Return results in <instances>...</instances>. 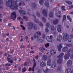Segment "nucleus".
Segmentation results:
<instances>
[{"label": "nucleus", "mask_w": 73, "mask_h": 73, "mask_svg": "<svg viewBox=\"0 0 73 73\" xmlns=\"http://www.w3.org/2000/svg\"><path fill=\"white\" fill-rule=\"evenodd\" d=\"M6 4L7 6H9L11 9L17 10L19 5H17V1H14V0H8L6 2Z\"/></svg>", "instance_id": "nucleus-1"}, {"label": "nucleus", "mask_w": 73, "mask_h": 73, "mask_svg": "<svg viewBox=\"0 0 73 73\" xmlns=\"http://www.w3.org/2000/svg\"><path fill=\"white\" fill-rule=\"evenodd\" d=\"M34 38H36V41H38L39 42H41V43H43L44 42V40L38 37V36L36 35V34L34 35Z\"/></svg>", "instance_id": "nucleus-2"}, {"label": "nucleus", "mask_w": 73, "mask_h": 73, "mask_svg": "<svg viewBox=\"0 0 73 73\" xmlns=\"http://www.w3.org/2000/svg\"><path fill=\"white\" fill-rule=\"evenodd\" d=\"M17 16L15 12H13L11 14V19H13L14 21H15L16 19Z\"/></svg>", "instance_id": "nucleus-3"}, {"label": "nucleus", "mask_w": 73, "mask_h": 73, "mask_svg": "<svg viewBox=\"0 0 73 73\" xmlns=\"http://www.w3.org/2000/svg\"><path fill=\"white\" fill-rule=\"evenodd\" d=\"M33 61H34V65L33 67L32 68H32L31 67L29 68V71H31L32 70L33 72L35 70V68L36 66V62L35 61V59L34 58L33 59Z\"/></svg>", "instance_id": "nucleus-4"}, {"label": "nucleus", "mask_w": 73, "mask_h": 73, "mask_svg": "<svg viewBox=\"0 0 73 73\" xmlns=\"http://www.w3.org/2000/svg\"><path fill=\"white\" fill-rule=\"evenodd\" d=\"M69 38V35L67 33L64 34L63 36V39L64 41H67Z\"/></svg>", "instance_id": "nucleus-5"}, {"label": "nucleus", "mask_w": 73, "mask_h": 73, "mask_svg": "<svg viewBox=\"0 0 73 73\" xmlns=\"http://www.w3.org/2000/svg\"><path fill=\"white\" fill-rule=\"evenodd\" d=\"M52 38H53V36L50 35V36H47L46 40L48 42H50L52 41Z\"/></svg>", "instance_id": "nucleus-6"}, {"label": "nucleus", "mask_w": 73, "mask_h": 73, "mask_svg": "<svg viewBox=\"0 0 73 73\" xmlns=\"http://www.w3.org/2000/svg\"><path fill=\"white\" fill-rule=\"evenodd\" d=\"M62 40V36L59 35L57 36L56 38L57 41H61Z\"/></svg>", "instance_id": "nucleus-7"}, {"label": "nucleus", "mask_w": 73, "mask_h": 73, "mask_svg": "<svg viewBox=\"0 0 73 73\" xmlns=\"http://www.w3.org/2000/svg\"><path fill=\"white\" fill-rule=\"evenodd\" d=\"M56 16L58 18H60L61 17V11H58L57 13L56 14Z\"/></svg>", "instance_id": "nucleus-8"}, {"label": "nucleus", "mask_w": 73, "mask_h": 73, "mask_svg": "<svg viewBox=\"0 0 73 73\" xmlns=\"http://www.w3.org/2000/svg\"><path fill=\"white\" fill-rule=\"evenodd\" d=\"M72 65V62L70 60H68L67 62V66H70Z\"/></svg>", "instance_id": "nucleus-9"}, {"label": "nucleus", "mask_w": 73, "mask_h": 73, "mask_svg": "<svg viewBox=\"0 0 73 73\" xmlns=\"http://www.w3.org/2000/svg\"><path fill=\"white\" fill-rule=\"evenodd\" d=\"M70 55V53H68V54L65 55L64 57V58L65 60H67L69 57V56Z\"/></svg>", "instance_id": "nucleus-10"}, {"label": "nucleus", "mask_w": 73, "mask_h": 73, "mask_svg": "<svg viewBox=\"0 0 73 73\" xmlns=\"http://www.w3.org/2000/svg\"><path fill=\"white\" fill-rule=\"evenodd\" d=\"M40 66L41 67L43 68L44 66H45L46 65V63L44 62H41L40 64Z\"/></svg>", "instance_id": "nucleus-11"}, {"label": "nucleus", "mask_w": 73, "mask_h": 73, "mask_svg": "<svg viewBox=\"0 0 73 73\" xmlns=\"http://www.w3.org/2000/svg\"><path fill=\"white\" fill-rule=\"evenodd\" d=\"M62 29V27H61V26L60 25H59L58 26V32H61V29Z\"/></svg>", "instance_id": "nucleus-12"}, {"label": "nucleus", "mask_w": 73, "mask_h": 73, "mask_svg": "<svg viewBox=\"0 0 73 73\" xmlns=\"http://www.w3.org/2000/svg\"><path fill=\"white\" fill-rule=\"evenodd\" d=\"M43 15L45 17L47 16V12L46 10H44L42 11Z\"/></svg>", "instance_id": "nucleus-13"}, {"label": "nucleus", "mask_w": 73, "mask_h": 73, "mask_svg": "<svg viewBox=\"0 0 73 73\" xmlns=\"http://www.w3.org/2000/svg\"><path fill=\"white\" fill-rule=\"evenodd\" d=\"M58 20L57 19H56L54 20L53 22V23L54 25H56L59 22Z\"/></svg>", "instance_id": "nucleus-14"}, {"label": "nucleus", "mask_w": 73, "mask_h": 73, "mask_svg": "<svg viewBox=\"0 0 73 73\" xmlns=\"http://www.w3.org/2000/svg\"><path fill=\"white\" fill-rule=\"evenodd\" d=\"M50 53L51 55H54V54L56 53V52H55V50H50Z\"/></svg>", "instance_id": "nucleus-15"}, {"label": "nucleus", "mask_w": 73, "mask_h": 73, "mask_svg": "<svg viewBox=\"0 0 73 73\" xmlns=\"http://www.w3.org/2000/svg\"><path fill=\"white\" fill-rule=\"evenodd\" d=\"M47 64L48 66H50L52 64V61H51V60H48L47 61Z\"/></svg>", "instance_id": "nucleus-16"}, {"label": "nucleus", "mask_w": 73, "mask_h": 73, "mask_svg": "<svg viewBox=\"0 0 73 73\" xmlns=\"http://www.w3.org/2000/svg\"><path fill=\"white\" fill-rule=\"evenodd\" d=\"M19 12L20 14H22L23 15H26L25 12L23 10H21Z\"/></svg>", "instance_id": "nucleus-17"}, {"label": "nucleus", "mask_w": 73, "mask_h": 73, "mask_svg": "<svg viewBox=\"0 0 73 73\" xmlns=\"http://www.w3.org/2000/svg\"><path fill=\"white\" fill-rule=\"evenodd\" d=\"M29 28L30 29H32L33 27V26H34V24H32V23H29Z\"/></svg>", "instance_id": "nucleus-18"}, {"label": "nucleus", "mask_w": 73, "mask_h": 73, "mask_svg": "<svg viewBox=\"0 0 73 73\" xmlns=\"http://www.w3.org/2000/svg\"><path fill=\"white\" fill-rule=\"evenodd\" d=\"M57 63L58 65H61L62 64V59H58L57 61Z\"/></svg>", "instance_id": "nucleus-19"}, {"label": "nucleus", "mask_w": 73, "mask_h": 73, "mask_svg": "<svg viewBox=\"0 0 73 73\" xmlns=\"http://www.w3.org/2000/svg\"><path fill=\"white\" fill-rule=\"evenodd\" d=\"M68 49H69L68 47L65 46L63 48L62 50L63 52H66L68 50Z\"/></svg>", "instance_id": "nucleus-20"}, {"label": "nucleus", "mask_w": 73, "mask_h": 73, "mask_svg": "<svg viewBox=\"0 0 73 73\" xmlns=\"http://www.w3.org/2000/svg\"><path fill=\"white\" fill-rule=\"evenodd\" d=\"M25 3L24 1H21V2H20L19 3V6H21V5H25Z\"/></svg>", "instance_id": "nucleus-21"}, {"label": "nucleus", "mask_w": 73, "mask_h": 73, "mask_svg": "<svg viewBox=\"0 0 73 73\" xmlns=\"http://www.w3.org/2000/svg\"><path fill=\"white\" fill-rule=\"evenodd\" d=\"M7 61L9 62H10V63H13V61L11 60L10 58L7 57Z\"/></svg>", "instance_id": "nucleus-22"}, {"label": "nucleus", "mask_w": 73, "mask_h": 73, "mask_svg": "<svg viewBox=\"0 0 73 73\" xmlns=\"http://www.w3.org/2000/svg\"><path fill=\"white\" fill-rule=\"evenodd\" d=\"M48 59V57L46 55H44L42 57V59L44 61H45V60H46Z\"/></svg>", "instance_id": "nucleus-23"}, {"label": "nucleus", "mask_w": 73, "mask_h": 73, "mask_svg": "<svg viewBox=\"0 0 73 73\" xmlns=\"http://www.w3.org/2000/svg\"><path fill=\"white\" fill-rule=\"evenodd\" d=\"M54 13L52 12H50L49 14V16L50 17H53Z\"/></svg>", "instance_id": "nucleus-24"}, {"label": "nucleus", "mask_w": 73, "mask_h": 73, "mask_svg": "<svg viewBox=\"0 0 73 73\" xmlns=\"http://www.w3.org/2000/svg\"><path fill=\"white\" fill-rule=\"evenodd\" d=\"M66 3L68 4V5H72V2L69 1H65Z\"/></svg>", "instance_id": "nucleus-25"}, {"label": "nucleus", "mask_w": 73, "mask_h": 73, "mask_svg": "<svg viewBox=\"0 0 73 73\" xmlns=\"http://www.w3.org/2000/svg\"><path fill=\"white\" fill-rule=\"evenodd\" d=\"M71 70V68H68L66 70L65 73H69V72Z\"/></svg>", "instance_id": "nucleus-26"}, {"label": "nucleus", "mask_w": 73, "mask_h": 73, "mask_svg": "<svg viewBox=\"0 0 73 73\" xmlns=\"http://www.w3.org/2000/svg\"><path fill=\"white\" fill-rule=\"evenodd\" d=\"M44 4L46 7H49V3L48 2H45Z\"/></svg>", "instance_id": "nucleus-27"}, {"label": "nucleus", "mask_w": 73, "mask_h": 73, "mask_svg": "<svg viewBox=\"0 0 73 73\" xmlns=\"http://www.w3.org/2000/svg\"><path fill=\"white\" fill-rule=\"evenodd\" d=\"M31 6L34 8H37V5L36 3H33L32 4Z\"/></svg>", "instance_id": "nucleus-28"}, {"label": "nucleus", "mask_w": 73, "mask_h": 73, "mask_svg": "<svg viewBox=\"0 0 73 73\" xmlns=\"http://www.w3.org/2000/svg\"><path fill=\"white\" fill-rule=\"evenodd\" d=\"M50 69L47 68L46 70H45V71H44V73H49V72L50 71Z\"/></svg>", "instance_id": "nucleus-29"}, {"label": "nucleus", "mask_w": 73, "mask_h": 73, "mask_svg": "<svg viewBox=\"0 0 73 73\" xmlns=\"http://www.w3.org/2000/svg\"><path fill=\"white\" fill-rule=\"evenodd\" d=\"M61 8L62 11H66V9H65V6H62Z\"/></svg>", "instance_id": "nucleus-30"}, {"label": "nucleus", "mask_w": 73, "mask_h": 73, "mask_svg": "<svg viewBox=\"0 0 73 73\" xmlns=\"http://www.w3.org/2000/svg\"><path fill=\"white\" fill-rule=\"evenodd\" d=\"M56 65H57L56 63H53L52 64L51 67L52 68H54V67H56Z\"/></svg>", "instance_id": "nucleus-31"}, {"label": "nucleus", "mask_w": 73, "mask_h": 73, "mask_svg": "<svg viewBox=\"0 0 73 73\" xmlns=\"http://www.w3.org/2000/svg\"><path fill=\"white\" fill-rule=\"evenodd\" d=\"M67 18L68 20H69L70 22H72V19L70 18L69 16H68L67 17Z\"/></svg>", "instance_id": "nucleus-32"}, {"label": "nucleus", "mask_w": 73, "mask_h": 73, "mask_svg": "<svg viewBox=\"0 0 73 73\" xmlns=\"http://www.w3.org/2000/svg\"><path fill=\"white\" fill-rule=\"evenodd\" d=\"M27 71V69L26 67H24L22 69V72L23 73L24 72H26Z\"/></svg>", "instance_id": "nucleus-33"}, {"label": "nucleus", "mask_w": 73, "mask_h": 73, "mask_svg": "<svg viewBox=\"0 0 73 73\" xmlns=\"http://www.w3.org/2000/svg\"><path fill=\"white\" fill-rule=\"evenodd\" d=\"M61 68H62V67H61V66H58L57 68V71H60V70H61Z\"/></svg>", "instance_id": "nucleus-34"}, {"label": "nucleus", "mask_w": 73, "mask_h": 73, "mask_svg": "<svg viewBox=\"0 0 73 73\" xmlns=\"http://www.w3.org/2000/svg\"><path fill=\"white\" fill-rule=\"evenodd\" d=\"M42 21L43 22H44V23H45L46 22V19L45 18H44V17H42Z\"/></svg>", "instance_id": "nucleus-35"}, {"label": "nucleus", "mask_w": 73, "mask_h": 73, "mask_svg": "<svg viewBox=\"0 0 73 73\" xmlns=\"http://www.w3.org/2000/svg\"><path fill=\"white\" fill-rule=\"evenodd\" d=\"M36 23H39V20L37 19H34Z\"/></svg>", "instance_id": "nucleus-36"}, {"label": "nucleus", "mask_w": 73, "mask_h": 73, "mask_svg": "<svg viewBox=\"0 0 73 73\" xmlns=\"http://www.w3.org/2000/svg\"><path fill=\"white\" fill-rule=\"evenodd\" d=\"M44 2H43V1H41V0H40L39 1V3L41 5H42L43 4H44Z\"/></svg>", "instance_id": "nucleus-37"}, {"label": "nucleus", "mask_w": 73, "mask_h": 73, "mask_svg": "<svg viewBox=\"0 0 73 73\" xmlns=\"http://www.w3.org/2000/svg\"><path fill=\"white\" fill-rule=\"evenodd\" d=\"M36 34H37L38 36H41V32L40 31H38L36 32Z\"/></svg>", "instance_id": "nucleus-38"}, {"label": "nucleus", "mask_w": 73, "mask_h": 73, "mask_svg": "<svg viewBox=\"0 0 73 73\" xmlns=\"http://www.w3.org/2000/svg\"><path fill=\"white\" fill-rule=\"evenodd\" d=\"M66 20V15H64L63 17V21H64Z\"/></svg>", "instance_id": "nucleus-39"}, {"label": "nucleus", "mask_w": 73, "mask_h": 73, "mask_svg": "<svg viewBox=\"0 0 73 73\" xmlns=\"http://www.w3.org/2000/svg\"><path fill=\"white\" fill-rule=\"evenodd\" d=\"M58 47H59V48H62L63 46H62V43H61L60 44H59V46H58Z\"/></svg>", "instance_id": "nucleus-40"}, {"label": "nucleus", "mask_w": 73, "mask_h": 73, "mask_svg": "<svg viewBox=\"0 0 73 73\" xmlns=\"http://www.w3.org/2000/svg\"><path fill=\"white\" fill-rule=\"evenodd\" d=\"M36 15L38 17H40L41 16V15H40V13L38 12H37L36 13Z\"/></svg>", "instance_id": "nucleus-41"}, {"label": "nucleus", "mask_w": 73, "mask_h": 73, "mask_svg": "<svg viewBox=\"0 0 73 73\" xmlns=\"http://www.w3.org/2000/svg\"><path fill=\"white\" fill-rule=\"evenodd\" d=\"M45 46L46 48H48L49 46V43H47L45 44Z\"/></svg>", "instance_id": "nucleus-42"}, {"label": "nucleus", "mask_w": 73, "mask_h": 73, "mask_svg": "<svg viewBox=\"0 0 73 73\" xmlns=\"http://www.w3.org/2000/svg\"><path fill=\"white\" fill-rule=\"evenodd\" d=\"M3 66H11V64H5V65L3 64Z\"/></svg>", "instance_id": "nucleus-43"}, {"label": "nucleus", "mask_w": 73, "mask_h": 73, "mask_svg": "<svg viewBox=\"0 0 73 73\" xmlns=\"http://www.w3.org/2000/svg\"><path fill=\"white\" fill-rule=\"evenodd\" d=\"M21 26L22 28V29L23 30H25V27H24L22 25H21Z\"/></svg>", "instance_id": "nucleus-44"}, {"label": "nucleus", "mask_w": 73, "mask_h": 73, "mask_svg": "<svg viewBox=\"0 0 73 73\" xmlns=\"http://www.w3.org/2000/svg\"><path fill=\"white\" fill-rule=\"evenodd\" d=\"M45 31L46 33H48V32H49V29L48 28H46L45 29Z\"/></svg>", "instance_id": "nucleus-45"}, {"label": "nucleus", "mask_w": 73, "mask_h": 73, "mask_svg": "<svg viewBox=\"0 0 73 73\" xmlns=\"http://www.w3.org/2000/svg\"><path fill=\"white\" fill-rule=\"evenodd\" d=\"M17 20H21V21H23V19L21 18V17H19L17 18Z\"/></svg>", "instance_id": "nucleus-46"}, {"label": "nucleus", "mask_w": 73, "mask_h": 73, "mask_svg": "<svg viewBox=\"0 0 73 73\" xmlns=\"http://www.w3.org/2000/svg\"><path fill=\"white\" fill-rule=\"evenodd\" d=\"M42 37L43 38H45L46 37V35L45 34H43L42 35Z\"/></svg>", "instance_id": "nucleus-47"}, {"label": "nucleus", "mask_w": 73, "mask_h": 73, "mask_svg": "<svg viewBox=\"0 0 73 73\" xmlns=\"http://www.w3.org/2000/svg\"><path fill=\"white\" fill-rule=\"evenodd\" d=\"M60 55L61 57H62L64 56V53H61L60 54Z\"/></svg>", "instance_id": "nucleus-48"}, {"label": "nucleus", "mask_w": 73, "mask_h": 73, "mask_svg": "<svg viewBox=\"0 0 73 73\" xmlns=\"http://www.w3.org/2000/svg\"><path fill=\"white\" fill-rule=\"evenodd\" d=\"M72 39H73V38H69L68 40V42H71L72 41Z\"/></svg>", "instance_id": "nucleus-49"}, {"label": "nucleus", "mask_w": 73, "mask_h": 73, "mask_svg": "<svg viewBox=\"0 0 73 73\" xmlns=\"http://www.w3.org/2000/svg\"><path fill=\"white\" fill-rule=\"evenodd\" d=\"M51 29L52 30V31H53L54 30V26H52L51 27Z\"/></svg>", "instance_id": "nucleus-50"}, {"label": "nucleus", "mask_w": 73, "mask_h": 73, "mask_svg": "<svg viewBox=\"0 0 73 73\" xmlns=\"http://www.w3.org/2000/svg\"><path fill=\"white\" fill-rule=\"evenodd\" d=\"M70 57L71 59H73V53L70 55Z\"/></svg>", "instance_id": "nucleus-51"}, {"label": "nucleus", "mask_w": 73, "mask_h": 73, "mask_svg": "<svg viewBox=\"0 0 73 73\" xmlns=\"http://www.w3.org/2000/svg\"><path fill=\"white\" fill-rule=\"evenodd\" d=\"M3 4V1L2 0H0V5Z\"/></svg>", "instance_id": "nucleus-52"}, {"label": "nucleus", "mask_w": 73, "mask_h": 73, "mask_svg": "<svg viewBox=\"0 0 73 73\" xmlns=\"http://www.w3.org/2000/svg\"><path fill=\"white\" fill-rule=\"evenodd\" d=\"M23 19H25V20H27L28 19V17H25V16H23Z\"/></svg>", "instance_id": "nucleus-53"}, {"label": "nucleus", "mask_w": 73, "mask_h": 73, "mask_svg": "<svg viewBox=\"0 0 73 73\" xmlns=\"http://www.w3.org/2000/svg\"><path fill=\"white\" fill-rule=\"evenodd\" d=\"M33 28L34 29H35V30H36V29H37V27L35 25H34V26H33Z\"/></svg>", "instance_id": "nucleus-54"}, {"label": "nucleus", "mask_w": 73, "mask_h": 73, "mask_svg": "<svg viewBox=\"0 0 73 73\" xmlns=\"http://www.w3.org/2000/svg\"><path fill=\"white\" fill-rule=\"evenodd\" d=\"M29 38V37L27 36H26V37H25V39L26 40V41H28V40H29V38Z\"/></svg>", "instance_id": "nucleus-55"}, {"label": "nucleus", "mask_w": 73, "mask_h": 73, "mask_svg": "<svg viewBox=\"0 0 73 73\" xmlns=\"http://www.w3.org/2000/svg\"><path fill=\"white\" fill-rule=\"evenodd\" d=\"M58 51H59V52L61 51V48H61L60 47H58Z\"/></svg>", "instance_id": "nucleus-56"}, {"label": "nucleus", "mask_w": 73, "mask_h": 73, "mask_svg": "<svg viewBox=\"0 0 73 73\" xmlns=\"http://www.w3.org/2000/svg\"><path fill=\"white\" fill-rule=\"evenodd\" d=\"M37 72L38 73H41V70L39 69L38 70Z\"/></svg>", "instance_id": "nucleus-57"}, {"label": "nucleus", "mask_w": 73, "mask_h": 73, "mask_svg": "<svg viewBox=\"0 0 73 73\" xmlns=\"http://www.w3.org/2000/svg\"><path fill=\"white\" fill-rule=\"evenodd\" d=\"M28 65V62H25L24 64V65L25 66H27Z\"/></svg>", "instance_id": "nucleus-58"}, {"label": "nucleus", "mask_w": 73, "mask_h": 73, "mask_svg": "<svg viewBox=\"0 0 73 73\" xmlns=\"http://www.w3.org/2000/svg\"><path fill=\"white\" fill-rule=\"evenodd\" d=\"M50 24L49 23H46V26L47 27H48L49 26Z\"/></svg>", "instance_id": "nucleus-59"}, {"label": "nucleus", "mask_w": 73, "mask_h": 73, "mask_svg": "<svg viewBox=\"0 0 73 73\" xmlns=\"http://www.w3.org/2000/svg\"><path fill=\"white\" fill-rule=\"evenodd\" d=\"M21 48H25V46H23L22 45H21Z\"/></svg>", "instance_id": "nucleus-60"}, {"label": "nucleus", "mask_w": 73, "mask_h": 73, "mask_svg": "<svg viewBox=\"0 0 73 73\" xmlns=\"http://www.w3.org/2000/svg\"><path fill=\"white\" fill-rule=\"evenodd\" d=\"M40 50V51H42V52H43L44 50H43V49L41 48H40L39 49Z\"/></svg>", "instance_id": "nucleus-61"}, {"label": "nucleus", "mask_w": 73, "mask_h": 73, "mask_svg": "<svg viewBox=\"0 0 73 73\" xmlns=\"http://www.w3.org/2000/svg\"><path fill=\"white\" fill-rule=\"evenodd\" d=\"M8 26L9 27H12V26H11V23H9L8 25Z\"/></svg>", "instance_id": "nucleus-62"}, {"label": "nucleus", "mask_w": 73, "mask_h": 73, "mask_svg": "<svg viewBox=\"0 0 73 73\" xmlns=\"http://www.w3.org/2000/svg\"><path fill=\"white\" fill-rule=\"evenodd\" d=\"M39 24L40 26H43V24H42L41 23H40Z\"/></svg>", "instance_id": "nucleus-63"}, {"label": "nucleus", "mask_w": 73, "mask_h": 73, "mask_svg": "<svg viewBox=\"0 0 73 73\" xmlns=\"http://www.w3.org/2000/svg\"><path fill=\"white\" fill-rule=\"evenodd\" d=\"M69 7L70 8H73V5H72L71 6H69Z\"/></svg>", "instance_id": "nucleus-64"}]
</instances>
